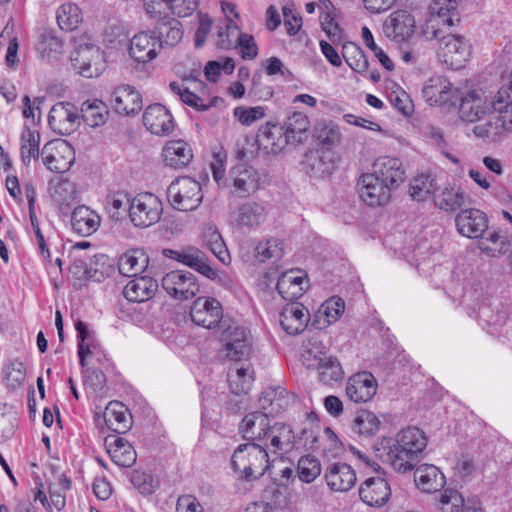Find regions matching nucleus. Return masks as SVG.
<instances>
[{"label": "nucleus", "mask_w": 512, "mask_h": 512, "mask_svg": "<svg viewBox=\"0 0 512 512\" xmlns=\"http://www.w3.org/2000/svg\"><path fill=\"white\" fill-rule=\"evenodd\" d=\"M104 420L107 428L117 434H124L132 427V415L128 408L118 401H111L105 409Z\"/></svg>", "instance_id": "cd10ccee"}, {"label": "nucleus", "mask_w": 512, "mask_h": 512, "mask_svg": "<svg viewBox=\"0 0 512 512\" xmlns=\"http://www.w3.org/2000/svg\"><path fill=\"white\" fill-rule=\"evenodd\" d=\"M321 474V464L318 459L309 455L302 456L297 464L298 478L305 483L313 482Z\"/></svg>", "instance_id": "680f3d73"}, {"label": "nucleus", "mask_w": 512, "mask_h": 512, "mask_svg": "<svg viewBox=\"0 0 512 512\" xmlns=\"http://www.w3.org/2000/svg\"><path fill=\"white\" fill-rule=\"evenodd\" d=\"M416 21L407 10L393 11L383 23L384 35L392 41H407L415 32Z\"/></svg>", "instance_id": "ddd939ff"}, {"label": "nucleus", "mask_w": 512, "mask_h": 512, "mask_svg": "<svg viewBox=\"0 0 512 512\" xmlns=\"http://www.w3.org/2000/svg\"><path fill=\"white\" fill-rule=\"evenodd\" d=\"M163 158L167 166L178 169L187 166L191 162L193 153L187 142L174 140L165 145Z\"/></svg>", "instance_id": "c9c22d12"}, {"label": "nucleus", "mask_w": 512, "mask_h": 512, "mask_svg": "<svg viewBox=\"0 0 512 512\" xmlns=\"http://www.w3.org/2000/svg\"><path fill=\"white\" fill-rule=\"evenodd\" d=\"M228 382L231 392L239 395L247 393L250 390L253 377L251 373H249L248 368H230L228 372Z\"/></svg>", "instance_id": "6e6d98bb"}, {"label": "nucleus", "mask_w": 512, "mask_h": 512, "mask_svg": "<svg viewBox=\"0 0 512 512\" xmlns=\"http://www.w3.org/2000/svg\"><path fill=\"white\" fill-rule=\"evenodd\" d=\"M309 316V311L303 304L292 302L282 308L279 321L287 334L296 335L304 331L309 323Z\"/></svg>", "instance_id": "393cba45"}, {"label": "nucleus", "mask_w": 512, "mask_h": 512, "mask_svg": "<svg viewBox=\"0 0 512 512\" xmlns=\"http://www.w3.org/2000/svg\"><path fill=\"white\" fill-rule=\"evenodd\" d=\"M131 483L141 494L144 495L152 494L158 485V481L151 473L140 470L133 471L131 475Z\"/></svg>", "instance_id": "338daca9"}, {"label": "nucleus", "mask_w": 512, "mask_h": 512, "mask_svg": "<svg viewBox=\"0 0 512 512\" xmlns=\"http://www.w3.org/2000/svg\"><path fill=\"white\" fill-rule=\"evenodd\" d=\"M323 345L316 336H312L303 341L301 348V357L304 365L308 368L315 366L319 358L327 356L323 351Z\"/></svg>", "instance_id": "052dcab7"}, {"label": "nucleus", "mask_w": 512, "mask_h": 512, "mask_svg": "<svg viewBox=\"0 0 512 512\" xmlns=\"http://www.w3.org/2000/svg\"><path fill=\"white\" fill-rule=\"evenodd\" d=\"M357 187L360 198L369 206H380L390 200L392 189L372 173L363 174Z\"/></svg>", "instance_id": "f3484780"}, {"label": "nucleus", "mask_w": 512, "mask_h": 512, "mask_svg": "<svg viewBox=\"0 0 512 512\" xmlns=\"http://www.w3.org/2000/svg\"><path fill=\"white\" fill-rule=\"evenodd\" d=\"M25 380V369L21 362L9 363L4 368V381L11 389L20 387Z\"/></svg>", "instance_id": "774afa93"}, {"label": "nucleus", "mask_w": 512, "mask_h": 512, "mask_svg": "<svg viewBox=\"0 0 512 512\" xmlns=\"http://www.w3.org/2000/svg\"><path fill=\"white\" fill-rule=\"evenodd\" d=\"M39 144V132L24 126L21 133V161L24 166L28 167L32 159L39 158Z\"/></svg>", "instance_id": "49530a36"}, {"label": "nucleus", "mask_w": 512, "mask_h": 512, "mask_svg": "<svg viewBox=\"0 0 512 512\" xmlns=\"http://www.w3.org/2000/svg\"><path fill=\"white\" fill-rule=\"evenodd\" d=\"M171 91L178 95L180 100L189 105L196 110L204 111L208 108L206 104H204L203 99L200 98L195 93L191 92L187 87H185L182 83L171 82L169 84Z\"/></svg>", "instance_id": "0e129e2a"}, {"label": "nucleus", "mask_w": 512, "mask_h": 512, "mask_svg": "<svg viewBox=\"0 0 512 512\" xmlns=\"http://www.w3.org/2000/svg\"><path fill=\"white\" fill-rule=\"evenodd\" d=\"M152 34L157 38L160 49L172 48L183 37L182 25L175 18H163L157 22Z\"/></svg>", "instance_id": "c756f323"}, {"label": "nucleus", "mask_w": 512, "mask_h": 512, "mask_svg": "<svg viewBox=\"0 0 512 512\" xmlns=\"http://www.w3.org/2000/svg\"><path fill=\"white\" fill-rule=\"evenodd\" d=\"M261 176L252 166L240 163L229 171L225 187L240 198H246L260 189Z\"/></svg>", "instance_id": "6e6552de"}, {"label": "nucleus", "mask_w": 512, "mask_h": 512, "mask_svg": "<svg viewBox=\"0 0 512 512\" xmlns=\"http://www.w3.org/2000/svg\"><path fill=\"white\" fill-rule=\"evenodd\" d=\"M71 225L75 232L82 236H90L100 226L99 215L86 206L76 207L71 215Z\"/></svg>", "instance_id": "e433bc0d"}, {"label": "nucleus", "mask_w": 512, "mask_h": 512, "mask_svg": "<svg viewBox=\"0 0 512 512\" xmlns=\"http://www.w3.org/2000/svg\"><path fill=\"white\" fill-rule=\"evenodd\" d=\"M414 481L417 487L425 493L437 492L446 483L445 476L439 468L430 464H423L415 470Z\"/></svg>", "instance_id": "2f4dec72"}, {"label": "nucleus", "mask_w": 512, "mask_h": 512, "mask_svg": "<svg viewBox=\"0 0 512 512\" xmlns=\"http://www.w3.org/2000/svg\"><path fill=\"white\" fill-rule=\"evenodd\" d=\"M377 391L375 377L366 371L354 374L348 379L346 394L355 403L367 402L373 398Z\"/></svg>", "instance_id": "5701e85b"}, {"label": "nucleus", "mask_w": 512, "mask_h": 512, "mask_svg": "<svg viewBox=\"0 0 512 512\" xmlns=\"http://www.w3.org/2000/svg\"><path fill=\"white\" fill-rule=\"evenodd\" d=\"M324 478L331 490L339 492L349 491L357 481L354 469L342 462L330 464L325 470Z\"/></svg>", "instance_id": "a878e982"}, {"label": "nucleus", "mask_w": 512, "mask_h": 512, "mask_svg": "<svg viewBox=\"0 0 512 512\" xmlns=\"http://www.w3.org/2000/svg\"><path fill=\"white\" fill-rule=\"evenodd\" d=\"M257 141L260 146L272 153H278L290 145L283 127L273 123H266L259 129Z\"/></svg>", "instance_id": "473e14b6"}, {"label": "nucleus", "mask_w": 512, "mask_h": 512, "mask_svg": "<svg viewBox=\"0 0 512 512\" xmlns=\"http://www.w3.org/2000/svg\"><path fill=\"white\" fill-rule=\"evenodd\" d=\"M284 389H266L259 398V405L262 409L261 412L267 414V417H273L283 411L288 401L284 396Z\"/></svg>", "instance_id": "37998d69"}, {"label": "nucleus", "mask_w": 512, "mask_h": 512, "mask_svg": "<svg viewBox=\"0 0 512 512\" xmlns=\"http://www.w3.org/2000/svg\"><path fill=\"white\" fill-rule=\"evenodd\" d=\"M105 447L112 461L120 467H131L137 459L133 446L124 438L108 436L105 438Z\"/></svg>", "instance_id": "7c9ffc66"}, {"label": "nucleus", "mask_w": 512, "mask_h": 512, "mask_svg": "<svg viewBox=\"0 0 512 512\" xmlns=\"http://www.w3.org/2000/svg\"><path fill=\"white\" fill-rule=\"evenodd\" d=\"M167 198L173 208L184 212L193 211L203 200L202 188L195 179L179 177L169 185Z\"/></svg>", "instance_id": "7ed1b4c3"}, {"label": "nucleus", "mask_w": 512, "mask_h": 512, "mask_svg": "<svg viewBox=\"0 0 512 512\" xmlns=\"http://www.w3.org/2000/svg\"><path fill=\"white\" fill-rule=\"evenodd\" d=\"M239 432L249 443L270 445L274 455L290 452L294 447L295 436L292 428L272 420L263 412H250L239 425Z\"/></svg>", "instance_id": "f257e3e1"}, {"label": "nucleus", "mask_w": 512, "mask_h": 512, "mask_svg": "<svg viewBox=\"0 0 512 512\" xmlns=\"http://www.w3.org/2000/svg\"><path fill=\"white\" fill-rule=\"evenodd\" d=\"M398 447L408 451L411 455L419 460L420 454L427 445V439L424 433L417 427H408L402 430L395 441Z\"/></svg>", "instance_id": "58836bf2"}, {"label": "nucleus", "mask_w": 512, "mask_h": 512, "mask_svg": "<svg viewBox=\"0 0 512 512\" xmlns=\"http://www.w3.org/2000/svg\"><path fill=\"white\" fill-rule=\"evenodd\" d=\"M318 370V377L320 382L326 385H330L333 382H339L344 377L342 366L338 359L333 356H324L319 358L318 362H315V366Z\"/></svg>", "instance_id": "79ce46f5"}, {"label": "nucleus", "mask_w": 512, "mask_h": 512, "mask_svg": "<svg viewBox=\"0 0 512 512\" xmlns=\"http://www.w3.org/2000/svg\"><path fill=\"white\" fill-rule=\"evenodd\" d=\"M457 4L458 0H434L432 2L430 6L431 16L423 30V34L428 40L440 37L441 25L451 27L455 21H459Z\"/></svg>", "instance_id": "0eeeda50"}, {"label": "nucleus", "mask_w": 512, "mask_h": 512, "mask_svg": "<svg viewBox=\"0 0 512 512\" xmlns=\"http://www.w3.org/2000/svg\"><path fill=\"white\" fill-rule=\"evenodd\" d=\"M77 108L69 102H59L52 106L48 123L50 128L59 135H70L77 128Z\"/></svg>", "instance_id": "2eb2a0df"}, {"label": "nucleus", "mask_w": 512, "mask_h": 512, "mask_svg": "<svg viewBox=\"0 0 512 512\" xmlns=\"http://www.w3.org/2000/svg\"><path fill=\"white\" fill-rule=\"evenodd\" d=\"M342 56L347 65L358 73L368 70V60L363 50L353 42L345 43L342 47Z\"/></svg>", "instance_id": "864d4df0"}, {"label": "nucleus", "mask_w": 512, "mask_h": 512, "mask_svg": "<svg viewBox=\"0 0 512 512\" xmlns=\"http://www.w3.org/2000/svg\"><path fill=\"white\" fill-rule=\"evenodd\" d=\"M221 343L223 344L226 356L239 361L247 356L250 351V341L247 331L243 326L233 323L227 326L221 333Z\"/></svg>", "instance_id": "4468645a"}, {"label": "nucleus", "mask_w": 512, "mask_h": 512, "mask_svg": "<svg viewBox=\"0 0 512 512\" xmlns=\"http://www.w3.org/2000/svg\"><path fill=\"white\" fill-rule=\"evenodd\" d=\"M161 285L167 294L179 301L192 299L199 292V284L195 275L184 270L166 273L162 278Z\"/></svg>", "instance_id": "1a4fd4ad"}, {"label": "nucleus", "mask_w": 512, "mask_h": 512, "mask_svg": "<svg viewBox=\"0 0 512 512\" xmlns=\"http://www.w3.org/2000/svg\"><path fill=\"white\" fill-rule=\"evenodd\" d=\"M157 290L158 283L155 279L136 276L126 284L123 295L130 302H144L151 299Z\"/></svg>", "instance_id": "72a5a7b5"}, {"label": "nucleus", "mask_w": 512, "mask_h": 512, "mask_svg": "<svg viewBox=\"0 0 512 512\" xmlns=\"http://www.w3.org/2000/svg\"><path fill=\"white\" fill-rule=\"evenodd\" d=\"M435 180L429 174L415 177L410 184V195L413 200L421 202L434 192Z\"/></svg>", "instance_id": "13d9d810"}, {"label": "nucleus", "mask_w": 512, "mask_h": 512, "mask_svg": "<svg viewBox=\"0 0 512 512\" xmlns=\"http://www.w3.org/2000/svg\"><path fill=\"white\" fill-rule=\"evenodd\" d=\"M192 321L207 329L218 326L223 318V309L220 302L212 297H198L190 310Z\"/></svg>", "instance_id": "f8f14e48"}, {"label": "nucleus", "mask_w": 512, "mask_h": 512, "mask_svg": "<svg viewBox=\"0 0 512 512\" xmlns=\"http://www.w3.org/2000/svg\"><path fill=\"white\" fill-rule=\"evenodd\" d=\"M303 171L311 177H323L332 173L334 162L328 151L310 150L302 160Z\"/></svg>", "instance_id": "c85d7f7f"}, {"label": "nucleus", "mask_w": 512, "mask_h": 512, "mask_svg": "<svg viewBox=\"0 0 512 512\" xmlns=\"http://www.w3.org/2000/svg\"><path fill=\"white\" fill-rule=\"evenodd\" d=\"M265 217L264 206L257 202H246L237 211V222L243 227L255 228L265 220Z\"/></svg>", "instance_id": "a18cd8bd"}, {"label": "nucleus", "mask_w": 512, "mask_h": 512, "mask_svg": "<svg viewBox=\"0 0 512 512\" xmlns=\"http://www.w3.org/2000/svg\"><path fill=\"white\" fill-rule=\"evenodd\" d=\"M162 202L152 193L137 194L129 204V217L135 227L146 228L160 220Z\"/></svg>", "instance_id": "423d86ee"}, {"label": "nucleus", "mask_w": 512, "mask_h": 512, "mask_svg": "<svg viewBox=\"0 0 512 512\" xmlns=\"http://www.w3.org/2000/svg\"><path fill=\"white\" fill-rule=\"evenodd\" d=\"M436 206L446 212H454L466 203V195L460 189L444 188L434 196Z\"/></svg>", "instance_id": "3c124183"}, {"label": "nucleus", "mask_w": 512, "mask_h": 512, "mask_svg": "<svg viewBox=\"0 0 512 512\" xmlns=\"http://www.w3.org/2000/svg\"><path fill=\"white\" fill-rule=\"evenodd\" d=\"M308 283V277L302 271L290 270L280 275L276 289L284 300L294 302L308 289Z\"/></svg>", "instance_id": "b1692460"}, {"label": "nucleus", "mask_w": 512, "mask_h": 512, "mask_svg": "<svg viewBox=\"0 0 512 512\" xmlns=\"http://www.w3.org/2000/svg\"><path fill=\"white\" fill-rule=\"evenodd\" d=\"M473 134L484 141L497 142L505 131H508L506 124L499 115L490 116L485 123L475 125Z\"/></svg>", "instance_id": "ea45409f"}, {"label": "nucleus", "mask_w": 512, "mask_h": 512, "mask_svg": "<svg viewBox=\"0 0 512 512\" xmlns=\"http://www.w3.org/2000/svg\"><path fill=\"white\" fill-rule=\"evenodd\" d=\"M56 19L60 29L73 31L82 22V12L74 3L61 5L56 12Z\"/></svg>", "instance_id": "8fccbe9b"}, {"label": "nucleus", "mask_w": 512, "mask_h": 512, "mask_svg": "<svg viewBox=\"0 0 512 512\" xmlns=\"http://www.w3.org/2000/svg\"><path fill=\"white\" fill-rule=\"evenodd\" d=\"M437 40L440 43L438 51L440 61L453 70L464 67L471 56V45L468 40L461 35H443L441 31Z\"/></svg>", "instance_id": "39448f33"}, {"label": "nucleus", "mask_w": 512, "mask_h": 512, "mask_svg": "<svg viewBox=\"0 0 512 512\" xmlns=\"http://www.w3.org/2000/svg\"><path fill=\"white\" fill-rule=\"evenodd\" d=\"M64 44L52 32L46 31L41 34L36 44V50L43 59L47 61L56 60L63 52Z\"/></svg>", "instance_id": "09e8293b"}, {"label": "nucleus", "mask_w": 512, "mask_h": 512, "mask_svg": "<svg viewBox=\"0 0 512 512\" xmlns=\"http://www.w3.org/2000/svg\"><path fill=\"white\" fill-rule=\"evenodd\" d=\"M70 60L74 71L85 78L98 77L106 68L104 52L92 43L79 44Z\"/></svg>", "instance_id": "20e7f679"}, {"label": "nucleus", "mask_w": 512, "mask_h": 512, "mask_svg": "<svg viewBox=\"0 0 512 512\" xmlns=\"http://www.w3.org/2000/svg\"><path fill=\"white\" fill-rule=\"evenodd\" d=\"M241 32L236 24L232 21L224 26L218 27L217 46L222 49H230L236 47L237 40Z\"/></svg>", "instance_id": "69168bd1"}, {"label": "nucleus", "mask_w": 512, "mask_h": 512, "mask_svg": "<svg viewBox=\"0 0 512 512\" xmlns=\"http://www.w3.org/2000/svg\"><path fill=\"white\" fill-rule=\"evenodd\" d=\"M359 497L370 507H382L391 497V488L386 479L369 477L359 487Z\"/></svg>", "instance_id": "6ab92c4d"}, {"label": "nucleus", "mask_w": 512, "mask_h": 512, "mask_svg": "<svg viewBox=\"0 0 512 512\" xmlns=\"http://www.w3.org/2000/svg\"><path fill=\"white\" fill-rule=\"evenodd\" d=\"M81 117L90 127H98L106 123L109 109L101 100L86 101L81 106Z\"/></svg>", "instance_id": "c03bdc74"}, {"label": "nucleus", "mask_w": 512, "mask_h": 512, "mask_svg": "<svg viewBox=\"0 0 512 512\" xmlns=\"http://www.w3.org/2000/svg\"><path fill=\"white\" fill-rule=\"evenodd\" d=\"M315 138L328 152L341 141L339 127L332 122H321L315 128Z\"/></svg>", "instance_id": "603ef678"}, {"label": "nucleus", "mask_w": 512, "mask_h": 512, "mask_svg": "<svg viewBox=\"0 0 512 512\" xmlns=\"http://www.w3.org/2000/svg\"><path fill=\"white\" fill-rule=\"evenodd\" d=\"M143 123L147 130L158 136L170 134L174 129V121L169 110L162 104L149 105L143 114Z\"/></svg>", "instance_id": "4be33fe9"}, {"label": "nucleus", "mask_w": 512, "mask_h": 512, "mask_svg": "<svg viewBox=\"0 0 512 512\" xmlns=\"http://www.w3.org/2000/svg\"><path fill=\"white\" fill-rule=\"evenodd\" d=\"M282 127L290 145L295 146L302 143L307 138L310 121L306 114L293 112L287 117Z\"/></svg>", "instance_id": "4c0bfd02"}, {"label": "nucleus", "mask_w": 512, "mask_h": 512, "mask_svg": "<svg viewBox=\"0 0 512 512\" xmlns=\"http://www.w3.org/2000/svg\"><path fill=\"white\" fill-rule=\"evenodd\" d=\"M410 453L398 447L395 443L384 447L383 451L379 454L382 462L389 464L394 470L398 472H407L412 470L419 461L415 456L409 455Z\"/></svg>", "instance_id": "f704fd0d"}, {"label": "nucleus", "mask_w": 512, "mask_h": 512, "mask_svg": "<svg viewBox=\"0 0 512 512\" xmlns=\"http://www.w3.org/2000/svg\"><path fill=\"white\" fill-rule=\"evenodd\" d=\"M284 254L282 242L279 239L271 238L261 241L255 248V256L259 261L279 260Z\"/></svg>", "instance_id": "bf43d9fd"}, {"label": "nucleus", "mask_w": 512, "mask_h": 512, "mask_svg": "<svg viewBox=\"0 0 512 512\" xmlns=\"http://www.w3.org/2000/svg\"><path fill=\"white\" fill-rule=\"evenodd\" d=\"M165 257L178 261L190 267L208 279H215L217 271L209 264L206 254L195 246H188L181 250L165 249Z\"/></svg>", "instance_id": "9b49d317"}, {"label": "nucleus", "mask_w": 512, "mask_h": 512, "mask_svg": "<svg viewBox=\"0 0 512 512\" xmlns=\"http://www.w3.org/2000/svg\"><path fill=\"white\" fill-rule=\"evenodd\" d=\"M372 174L392 190L398 188L406 179L400 159L389 156L379 157L375 160Z\"/></svg>", "instance_id": "a211bd4d"}, {"label": "nucleus", "mask_w": 512, "mask_h": 512, "mask_svg": "<svg viewBox=\"0 0 512 512\" xmlns=\"http://www.w3.org/2000/svg\"><path fill=\"white\" fill-rule=\"evenodd\" d=\"M479 249L488 256L496 257L508 251V241L497 231H493L478 243Z\"/></svg>", "instance_id": "4d7b16f0"}, {"label": "nucleus", "mask_w": 512, "mask_h": 512, "mask_svg": "<svg viewBox=\"0 0 512 512\" xmlns=\"http://www.w3.org/2000/svg\"><path fill=\"white\" fill-rule=\"evenodd\" d=\"M458 232L468 238H478L488 228V219L479 209H462L455 219Z\"/></svg>", "instance_id": "412c9836"}, {"label": "nucleus", "mask_w": 512, "mask_h": 512, "mask_svg": "<svg viewBox=\"0 0 512 512\" xmlns=\"http://www.w3.org/2000/svg\"><path fill=\"white\" fill-rule=\"evenodd\" d=\"M110 102L115 112L124 116L136 115L143 106L139 91L128 84L115 87L111 94Z\"/></svg>", "instance_id": "dca6fc26"}, {"label": "nucleus", "mask_w": 512, "mask_h": 512, "mask_svg": "<svg viewBox=\"0 0 512 512\" xmlns=\"http://www.w3.org/2000/svg\"><path fill=\"white\" fill-rule=\"evenodd\" d=\"M204 244L223 264L230 262V254L222 239L221 234L215 228L209 227L204 231Z\"/></svg>", "instance_id": "5fc2aeb1"}, {"label": "nucleus", "mask_w": 512, "mask_h": 512, "mask_svg": "<svg viewBox=\"0 0 512 512\" xmlns=\"http://www.w3.org/2000/svg\"><path fill=\"white\" fill-rule=\"evenodd\" d=\"M495 111L494 97L489 99L484 92H468L461 98L459 116L462 121L475 123Z\"/></svg>", "instance_id": "9d476101"}, {"label": "nucleus", "mask_w": 512, "mask_h": 512, "mask_svg": "<svg viewBox=\"0 0 512 512\" xmlns=\"http://www.w3.org/2000/svg\"><path fill=\"white\" fill-rule=\"evenodd\" d=\"M455 90L452 84L443 76L429 78L423 88L422 95L430 105H443L454 97Z\"/></svg>", "instance_id": "bb28decb"}, {"label": "nucleus", "mask_w": 512, "mask_h": 512, "mask_svg": "<svg viewBox=\"0 0 512 512\" xmlns=\"http://www.w3.org/2000/svg\"><path fill=\"white\" fill-rule=\"evenodd\" d=\"M269 446L247 442L235 449L231 464L241 479L252 481L264 475L270 467Z\"/></svg>", "instance_id": "f03ea898"}, {"label": "nucleus", "mask_w": 512, "mask_h": 512, "mask_svg": "<svg viewBox=\"0 0 512 512\" xmlns=\"http://www.w3.org/2000/svg\"><path fill=\"white\" fill-rule=\"evenodd\" d=\"M148 265V257L138 250L124 253L118 261L119 273L127 277H136L142 273Z\"/></svg>", "instance_id": "a19ab883"}, {"label": "nucleus", "mask_w": 512, "mask_h": 512, "mask_svg": "<svg viewBox=\"0 0 512 512\" xmlns=\"http://www.w3.org/2000/svg\"><path fill=\"white\" fill-rule=\"evenodd\" d=\"M160 50L157 38L153 36L152 32L142 31L132 37L128 52L134 61L146 64L153 61Z\"/></svg>", "instance_id": "aec40b11"}, {"label": "nucleus", "mask_w": 512, "mask_h": 512, "mask_svg": "<svg viewBox=\"0 0 512 512\" xmlns=\"http://www.w3.org/2000/svg\"><path fill=\"white\" fill-rule=\"evenodd\" d=\"M380 427L381 421L379 418L368 410L358 411L352 422V430L364 437L375 435L380 430Z\"/></svg>", "instance_id": "de8ad7c7"}, {"label": "nucleus", "mask_w": 512, "mask_h": 512, "mask_svg": "<svg viewBox=\"0 0 512 512\" xmlns=\"http://www.w3.org/2000/svg\"><path fill=\"white\" fill-rule=\"evenodd\" d=\"M495 112L499 113L508 130H512V98L509 91L501 88L494 96Z\"/></svg>", "instance_id": "e2e57ef3"}]
</instances>
